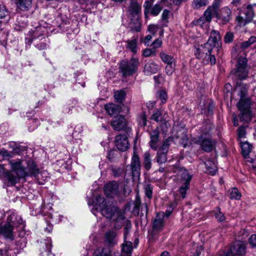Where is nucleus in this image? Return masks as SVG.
Wrapping results in <instances>:
<instances>
[{
  "label": "nucleus",
  "instance_id": "nucleus-1",
  "mask_svg": "<svg viewBox=\"0 0 256 256\" xmlns=\"http://www.w3.org/2000/svg\"><path fill=\"white\" fill-rule=\"evenodd\" d=\"M248 86L241 80L236 82L235 88L232 92V96L236 94L240 98L236 106L240 111L239 118L240 121L248 122L251 120L252 113L250 110V100L247 96Z\"/></svg>",
  "mask_w": 256,
  "mask_h": 256
},
{
  "label": "nucleus",
  "instance_id": "nucleus-2",
  "mask_svg": "<svg viewBox=\"0 0 256 256\" xmlns=\"http://www.w3.org/2000/svg\"><path fill=\"white\" fill-rule=\"evenodd\" d=\"M95 206V210H92L94 215H96L95 212L99 210L102 216L116 222L114 224L116 229L121 228L125 217L124 213L118 207L112 205L108 206L104 198L100 195L96 196Z\"/></svg>",
  "mask_w": 256,
  "mask_h": 256
},
{
  "label": "nucleus",
  "instance_id": "nucleus-3",
  "mask_svg": "<svg viewBox=\"0 0 256 256\" xmlns=\"http://www.w3.org/2000/svg\"><path fill=\"white\" fill-rule=\"evenodd\" d=\"M140 13V6L137 2L132 0L128 11V16L131 18L128 28L133 32H140L141 30V24L139 20Z\"/></svg>",
  "mask_w": 256,
  "mask_h": 256
},
{
  "label": "nucleus",
  "instance_id": "nucleus-4",
  "mask_svg": "<svg viewBox=\"0 0 256 256\" xmlns=\"http://www.w3.org/2000/svg\"><path fill=\"white\" fill-rule=\"evenodd\" d=\"M250 66L248 64V60L246 57H240L238 60L235 68L232 70L230 74L234 78L240 80L246 79L248 76Z\"/></svg>",
  "mask_w": 256,
  "mask_h": 256
},
{
  "label": "nucleus",
  "instance_id": "nucleus-5",
  "mask_svg": "<svg viewBox=\"0 0 256 256\" xmlns=\"http://www.w3.org/2000/svg\"><path fill=\"white\" fill-rule=\"evenodd\" d=\"M139 64L138 59L134 57H132L129 61L122 60L120 63V71L124 77L130 76L138 70Z\"/></svg>",
  "mask_w": 256,
  "mask_h": 256
},
{
  "label": "nucleus",
  "instance_id": "nucleus-6",
  "mask_svg": "<svg viewBox=\"0 0 256 256\" xmlns=\"http://www.w3.org/2000/svg\"><path fill=\"white\" fill-rule=\"evenodd\" d=\"M141 164L138 155L136 152L133 153L130 164L126 167V174H130L134 178H140V176Z\"/></svg>",
  "mask_w": 256,
  "mask_h": 256
},
{
  "label": "nucleus",
  "instance_id": "nucleus-7",
  "mask_svg": "<svg viewBox=\"0 0 256 256\" xmlns=\"http://www.w3.org/2000/svg\"><path fill=\"white\" fill-rule=\"evenodd\" d=\"M111 125L115 130H123L128 136L131 134L132 126L124 116H118L114 117L111 122Z\"/></svg>",
  "mask_w": 256,
  "mask_h": 256
},
{
  "label": "nucleus",
  "instance_id": "nucleus-8",
  "mask_svg": "<svg viewBox=\"0 0 256 256\" xmlns=\"http://www.w3.org/2000/svg\"><path fill=\"white\" fill-rule=\"evenodd\" d=\"M246 251V244L242 240H237L232 244L228 253L220 256H243Z\"/></svg>",
  "mask_w": 256,
  "mask_h": 256
},
{
  "label": "nucleus",
  "instance_id": "nucleus-9",
  "mask_svg": "<svg viewBox=\"0 0 256 256\" xmlns=\"http://www.w3.org/2000/svg\"><path fill=\"white\" fill-rule=\"evenodd\" d=\"M22 163V160L20 159L8 160L12 170L16 174L18 178H24L28 176L27 172Z\"/></svg>",
  "mask_w": 256,
  "mask_h": 256
},
{
  "label": "nucleus",
  "instance_id": "nucleus-10",
  "mask_svg": "<svg viewBox=\"0 0 256 256\" xmlns=\"http://www.w3.org/2000/svg\"><path fill=\"white\" fill-rule=\"evenodd\" d=\"M144 13L146 18H148V14H150L152 16H156L159 14L162 10V6L159 4H156L153 6H152V2H145L144 4Z\"/></svg>",
  "mask_w": 256,
  "mask_h": 256
},
{
  "label": "nucleus",
  "instance_id": "nucleus-11",
  "mask_svg": "<svg viewBox=\"0 0 256 256\" xmlns=\"http://www.w3.org/2000/svg\"><path fill=\"white\" fill-rule=\"evenodd\" d=\"M126 134H119L115 137V144L118 149L122 152L126 150L130 146L128 136Z\"/></svg>",
  "mask_w": 256,
  "mask_h": 256
},
{
  "label": "nucleus",
  "instance_id": "nucleus-12",
  "mask_svg": "<svg viewBox=\"0 0 256 256\" xmlns=\"http://www.w3.org/2000/svg\"><path fill=\"white\" fill-rule=\"evenodd\" d=\"M216 18L218 22L224 24L228 22L232 18V12L228 6L222 8L219 12L217 11Z\"/></svg>",
  "mask_w": 256,
  "mask_h": 256
},
{
  "label": "nucleus",
  "instance_id": "nucleus-13",
  "mask_svg": "<svg viewBox=\"0 0 256 256\" xmlns=\"http://www.w3.org/2000/svg\"><path fill=\"white\" fill-rule=\"evenodd\" d=\"M104 192L110 197L118 196L120 192L119 184L115 181L109 182L104 186Z\"/></svg>",
  "mask_w": 256,
  "mask_h": 256
},
{
  "label": "nucleus",
  "instance_id": "nucleus-14",
  "mask_svg": "<svg viewBox=\"0 0 256 256\" xmlns=\"http://www.w3.org/2000/svg\"><path fill=\"white\" fill-rule=\"evenodd\" d=\"M192 142L194 143L200 144L202 149L206 152H211L215 144L214 141L210 138H194Z\"/></svg>",
  "mask_w": 256,
  "mask_h": 256
},
{
  "label": "nucleus",
  "instance_id": "nucleus-15",
  "mask_svg": "<svg viewBox=\"0 0 256 256\" xmlns=\"http://www.w3.org/2000/svg\"><path fill=\"white\" fill-rule=\"evenodd\" d=\"M214 36H210L208 40L207 44L208 52L212 50L214 48L216 49L217 52H219L220 47V33H213Z\"/></svg>",
  "mask_w": 256,
  "mask_h": 256
},
{
  "label": "nucleus",
  "instance_id": "nucleus-16",
  "mask_svg": "<svg viewBox=\"0 0 256 256\" xmlns=\"http://www.w3.org/2000/svg\"><path fill=\"white\" fill-rule=\"evenodd\" d=\"M117 232L114 230H109L104 235L105 244L108 247H112L117 244Z\"/></svg>",
  "mask_w": 256,
  "mask_h": 256
},
{
  "label": "nucleus",
  "instance_id": "nucleus-17",
  "mask_svg": "<svg viewBox=\"0 0 256 256\" xmlns=\"http://www.w3.org/2000/svg\"><path fill=\"white\" fill-rule=\"evenodd\" d=\"M13 230L14 226L12 224L6 223L0 226V234L6 238L14 240Z\"/></svg>",
  "mask_w": 256,
  "mask_h": 256
},
{
  "label": "nucleus",
  "instance_id": "nucleus-18",
  "mask_svg": "<svg viewBox=\"0 0 256 256\" xmlns=\"http://www.w3.org/2000/svg\"><path fill=\"white\" fill-rule=\"evenodd\" d=\"M28 176H33L35 177H37L38 179L39 180L40 172L38 166L35 162L31 160H29L27 162V168H25Z\"/></svg>",
  "mask_w": 256,
  "mask_h": 256
},
{
  "label": "nucleus",
  "instance_id": "nucleus-19",
  "mask_svg": "<svg viewBox=\"0 0 256 256\" xmlns=\"http://www.w3.org/2000/svg\"><path fill=\"white\" fill-rule=\"evenodd\" d=\"M160 133L158 130H154L150 134V141L149 144L154 150H156L158 147Z\"/></svg>",
  "mask_w": 256,
  "mask_h": 256
},
{
  "label": "nucleus",
  "instance_id": "nucleus-20",
  "mask_svg": "<svg viewBox=\"0 0 256 256\" xmlns=\"http://www.w3.org/2000/svg\"><path fill=\"white\" fill-rule=\"evenodd\" d=\"M27 26L26 18L22 16H19L14 26V29L16 31L24 30Z\"/></svg>",
  "mask_w": 256,
  "mask_h": 256
},
{
  "label": "nucleus",
  "instance_id": "nucleus-21",
  "mask_svg": "<svg viewBox=\"0 0 256 256\" xmlns=\"http://www.w3.org/2000/svg\"><path fill=\"white\" fill-rule=\"evenodd\" d=\"M164 218V214L163 212H160L156 214L153 223V228L154 230H159L162 228Z\"/></svg>",
  "mask_w": 256,
  "mask_h": 256
},
{
  "label": "nucleus",
  "instance_id": "nucleus-22",
  "mask_svg": "<svg viewBox=\"0 0 256 256\" xmlns=\"http://www.w3.org/2000/svg\"><path fill=\"white\" fill-rule=\"evenodd\" d=\"M158 66L154 62H150L146 63L144 68V72L146 75H150L156 73L158 70Z\"/></svg>",
  "mask_w": 256,
  "mask_h": 256
},
{
  "label": "nucleus",
  "instance_id": "nucleus-23",
  "mask_svg": "<svg viewBox=\"0 0 256 256\" xmlns=\"http://www.w3.org/2000/svg\"><path fill=\"white\" fill-rule=\"evenodd\" d=\"M206 172L211 175H214L217 171L216 164L210 160H206L204 162Z\"/></svg>",
  "mask_w": 256,
  "mask_h": 256
},
{
  "label": "nucleus",
  "instance_id": "nucleus-24",
  "mask_svg": "<svg viewBox=\"0 0 256 256\" xmlns=\"http://www.w3.org/2000/svg\"><path fill=\"white\" fill-rule=\"evenodd\" d=\"M105 110L109 115L112 116L119 114L121 110V108L118 105L108 104L105 106Z\"/></svg>",
  "mask_w": 256,
  "mask_h": 256
},
{
  "label": "nucleus",
  "instance_id": "nucleus-25",
  "mask_svg": "<svg viewBox=\"0 0 256 256\" xmlns=\"http://www.w3.org/2000/svg\"><path fill=\"white\" fill-rule=\"evenodd\" d=\"M180 175L181 180H183L184 182H188V184H190L193 176V174L184 168H181L180 170Z\"/></svg>",
  "mask_w": 256,
  "mask_h": 256
},
{
  "label": "nucleus",
  "instance_id": "nucleus-26",
  "mask_svg": "<svg viewBox=\"0 0 256 256\" xmlns=\"http://www.w3.org/2000/svg\"><path fill=\"white\" fill-rule=\"evenodd\" d=\"M217 14V10L209 6L204 14V18L207 22H210L212 17Z\"/></svg>",
  "mask_w": 256,
  "mask_h": 256
},
{
  "label": "nucleus",
  "instance_id": "nucleus-27",
  "mask_svg": "<svg viewBox=\"0 0 256 256\" xmlns=\"http://www.w3.org/2000/svg\"><path fill=\"white\" fill-rule=\"evenodd\" d=\"M208 54V47L207 44H202L200 46H198L196 48L195 54L198 58H205L207 56Z\"/></svg>",
  "mask_w": 256,
  "mask_h": 256
},
{
  "label": "nucleus",
  "instance_id": "nucleus-28",
  "mask_svg": "<svg viewBox=\"0 0 256 256\" xmlns=\"http://www.w3.org/2000/svg\"><path fill=\"white\" fill-rule=\"evenodd\" d=\"M4 178L6 180L10 186L14 185L18 180L19 178L18 176H15L11 172L7 171L4 173Z\"/></svg>",
  "mask_w": 256,
  "mask_h": 256
},
{
  "label": "nucleus",
  "instance_id": "nucleus-29",
  "mask_svg": "<svg viewBox=\"0 0 256 256\" xmlns=\"http://www.w3.org/2000/svg\"><path fill=\"white\" fill-rule=\"evenodd\" d=\"M168 152L159 149L156 154V162L159 164H162L166 162L167 160Z\"/></svg>",
  "mask_w": 256,
  "mask_h": 256
},
{
  "label": "nucleus",
  "instance_id": "nucleus-30",
  "mask_svg": "<svg viewBox=\"0 0 256 256\" xmlns=\"http://www.w3.org/2000/svg\"><path fill=\"white\" fill-rule=\"evenodd\" d=\"M46 248L42 250L41 252V256H54V254H52L50 252L52 244L50 239H48L45 242Z\"/></svg>",
  "mask_w": 256,
  "mask_h": 256
},
{
  "label": "nucleus",
  "instance_id": "nucleus-31",
  "mask_svg": "<svg viewBox=\"0 0 256 256\" xmlns=\"http://www.w3.org/2000/svg\"><path fill=\"white\" fill-rule=\"evenodd\" d=\"M152 160L149 152H146L144 154V168L148 170L152 168Z\"/></svg>",
  "mask_w": 256,
  "mask_h": 256
},
{
  "label": "nucleus",
  "instance_id": "nucleus-32",
  "mask_svg": "<svg viewBox=\"0 0 256 256\" xmlns=\"http://www.w3.org/2000/svg\"><path fill=\"white\" fill-rule=\"evenodd\" d=\"M32 0H18V6L22 10H27L31 6Z\"/></svg>",
  "mask_w": 256,
  "mask_h": 256
},
{
  "label": "nucleus",
  "instance_id": "nucleus-33",
  "mask_svg": "<svg viewBox=\"0 0 256 256\" xmlns=\"http://www.w3.org/2000/svg\"><path fill=\"white\" fill-rule=\"evenodd\" d=\"M208 4V0H193L192 3V7L194 9H200L206 6Z\"/></svg>",
  "mask_w": 256,
  "mask_h": 256
},
{
  "label": "nucleus",
  "instance_id": "nucleus-34",
  "mask_svg": "<svg viewBox=\"0 0 256 256\" xmlns=\"http://www.w3.org/2000/svg\"><path fill=\"white\" fill-rule=\"evenodd\" d=\"M212 50L208 52L207 56L205 58H198V59H202L204 63H207L210 62L212 65L216 64V60L214 56L212 54Z\"/></svg>",
  "mask_w": 256,
  "mask_h": 256
},
{
  "label": "nucleus",
  "instance_id": "nucleus-35",
  "mask_svg": "<svg viewBox=\"0 0 256 256\" xmlns=\"http://www.w3.org/2000/svg\"><path fill=\"white\" fill-rule=\"evenodd\" d=\"M126 48L132 53L136 54L138 49L137 46V39L134 38L131 40H128Z\"/></svg>",
  "mask_w": 256,
  "mask_h": 256
},
{
  "label": "nucleus",
  "instance_id": "nucleus-36",
  "mask_svg": "<svg viewBox=\"0 0 256 256\" xmlns=\"http://www.w3.org/2000/svg\"><path fill=\"white\" fill-rule=\"evenodd\" d=\"M242 152V155L246 158L252 150V146L248 142H244L241 144Z\"/></svg>",
  "mask_w": 256,
  "mask_h": 256
},
{
  "label": "nucleus",
  "instance_id": "nucleus-37",
  "mask_svg": "<svg viewBox=\"0 0 256 256\" xmlns=\"http://www.w3.org/2000/svg\"><path fill=\"white\" fill-rule=\"evenodd\" d=\"M244 18L247 19V20L250 22L253 18L254 14L253 8L252 5H248L247 6L246 9L244 12Z\"/></svg>",
  "mask_w": 256,
  "mask_h": 256
},
{
  "label": "nucleus",
  "instance_id": "nucleus-38",
  "mask_svg": "<svg viewBox=\"0 0 256 256\" xmlns=\"http://www.w3.org/2000/svg\"><path fill=\"white\" fill-rule=\"evenodd\" d=\"M160 57L162 61L167 64H174V60L172 56L168 55L163 52H161L160 53Z\"/></svg>",
  "mask_w": 256,
  "mask_h": 256
},
{
  "label": "nucleus",
  "instance_id": "nucleus-39",
  "mask_svg": "<svg viewBox=\"0 0 256 256\" xmlns=\"http://www.w3.org/2000/svg\"><path fill=\"white\" fill-rule=\"evenodd\" d=\"M137 120L140 126H145L147 123L146 112H142L140 114L138 117Z\"/></svg>",
  "mask_w": 256,
  "mask_h": 256
},
{
  "label": "nucleus",
  "instance_id": "nucleus-40",
  "mask_svg": "<svg viewBox=\"0 0 256 256\" xmlns=\"http://www.w3.org/2000/svg\"><path fill=\"white\" fill-rule=\"evenodd\" d=\"M230 198L231 199L238 200L241 198V194L236 188H233L230 190Z\"/></svg>",
  "mask_w": 256,
  "mask_h": 256
},
{
  "label": "nucleus",
  "instance_id": "nucleus-41",
  "mask_svg": "<svg viewBox=\"0 0 256 256\" xmlns=\"http://www.w3.org/2000/svg\"><path fill=\"white\" fill-rule=\"evenodd\" d=\"M126 93L124 90L116 91L114 92V99L116 102H122L125 98Z\"/></svg>",
  "mask_w": 256,
  "mask_h": 256
},
{
  "label": "nucleus",
  "instance_id": "nucleus-42",
  "mask_svg": "<svg viewBox=\"0 0 256 256\" xmlns=\"http://www.w3.org/2000/svg\"><path fill=\"white\" fill-rule=\"evenodd\" d=\"M144 190L146 196L149 199L152 198V196L153 190V188L152 186L150 184H146L144 186Z\"/></svg>",
  "mask_w": 256,
  "mask_h": 256
},
{
  "label": "nucleus",
  "instance_id": "nucleus-43",
  "mask_svg": "<svg viewBox=\"0 0 256 256\" xmlns=\"http://www.w3.org/2000/svg\"><path fill=\"white\" fill-rule=\"evenodd\" d=\"M255 42H256V37L251 36L248 40L242 43L241 48L243 50L246 49Z\"/></svg>",
  "mask_w": 256,
  "mask_h": 256
},
{
  "label": "nucleus",
  "instance_id": "nucleus-44",
  "mask_svg": "<svg viewBox=\"0 0 256 256\" xmlns=\"http://www.w3.org/2000/svg\"><path fill=\"white\" fill-rule=\"evenodd\" d=\"M190 184H188V182H184L180 188L179 192L183 198H185L186 196V191L189 189Z\"/></svg>",
  "mask_w": 256,
  "mask_h": 256
},
{
  "label": "nucleus",
  "instance_id": "nucleus-45",
  "mask_svg": "<svg viewBox=\"0 0 256 256\" xmlns=\"http://www.w3.org/2000/svg\"><path fill=\"white\" fill-rule=\"evenodd\" d=\"M132 244L130 242H126L125 244H123L122 247V250L124 252L130 254L132 251Z\"/></svg>",
  "mask_w": 256,
  "mask_h": 256
},
{
  "label": "nucleus",
  "instance_id": "nucleus-46",
  "mask_svg": "<svg viewBox=\"0 0 256 256\" xmlns=\"http://www.w3.org/2000/svg\"><path fill=\"white\" fill-rule=\"evenodd\" d=\"M111 251L109 248H103L101 251L97 250L94 252V256H110Z\"/></svg>",
  "mask_w": 256,
  "mask_h": 256
},
{
  "label": "nucleus",
  "instance_id": "nucleus-47",
  "mask_svg": "<svg viewBox=\"0 0 256 256\" xmlns=\"http://www.w3.org/2000/svg\"><path fill=\"white\" fill-rule=\"evenodd\" d=\"M173 141V138L172 137L168 138L166 140H165L162 146H160V149H161L164 150L168 151V148L170 146L171 142Z\"/></svg>",
  "mask_w": 256,
  "mask_h": 256
},
{
  "label": "nucleus",
  "instance_id": "nucleus-48",
  "mask_svg": "<svg viewBox=\"0 0 256 256\" xmlns=\"http://www.w3.org/2000/svg\"><path fill=\"white\" fill-rule=\"evenodd\" d=\"M236 20L238 24L240 26H244L246 24L249 22L247 20L246 18L241 16H238Z\"/></svg>",
  "mask_w": 256,
  "mask_h": 256
},
{
  "label": "nucleus",
  "instance_id": "nucleus-49",
  "mask_svg": "<svg viewBox=\"0 0 256 256\" xmlns=\"http://www.w3.org/2000/svg\"><path fill=\"white\" fill-rule=\"evenodd\" d=\"M151 118L156 122H160L162 118V112L159 110H156L152 116Z\"/></svg>",
  "mask_w": 256,
  "mask_h": 256
},
{
  "label": "nucleus",
  "instance_id": "nucleus-50",
  "mask_svg": "<svg viewBox=\"0 0 256 256\" xmlns=\"http://www.w3.org/2000/svg\"><path fill=\"white\" fill-rule=\"evenodd\" d=\"M158 98L161 100L162 104L165 103L166 101L168 96L166 92L164 90H160L158 92Z\"/></svg>",
  "mask_w": 256,
  "mask_h": 256
},
{
  "label": "nucleus",
  "instance_id": "nucleus-51",
  "mask_svg": "<svg viewBox=\"0 0 256 256\" xmlns=\"http://www.w3.org/2000/svg\"><path fill=\"white\" fill-rule=\"evenodd\" d=\"M170 13V11L166 9L163 10L162 14V20L166 24L168 22Z\"/></svg>",
  "mask_w": 256,
  "mask_h": 256
},
{
  "label": "nucleus",
  "instance_id": "nucleus-52",
  "mask_svg": "<svg viewBox=\"0 0 256 256\" xmlns=\"http://www.w3.org/2000/svg\"><path fill=\"white\" fill-rule=\"evenodd\" d=\"M16 214L14 212H11L7 216L6 223H8L10 224H12V226H14V224L16 220Z\"/></svg>",
  "mask_w": 256,
  "mask_h": 256
},
{
  "label": "nucleus",
  "instance_id": "nucleus-53",
  "mask_svg": "<svg viewBox=\"0 0 256 256\" xmlns=\"http://www.w3.org/2000/svg\"><path fill=\"white\" fill-rule=\"evenodd\" d=\"M246 126H241L238 130V138L239 139L244 138L246 136Z\"/></svg>",
  "mask_w": 256,
  "mask_h": 256
},
{
  "label": "nucleus",
  "instance_id": "nucleus-54",
  "mask_svg": "<svg viewBox=\"0 0 256 256\" xmlns=\"http://www.w3.org/2000/svg\"><path fill=\"white\" fill-rule=\"evenodd\" d=\"M175 64H167L166 68V72L168 75H171L174 72Z\"/></svg>",
  "mask_w": 256,
  "mask_h": 256
},
{
  "label": "nucleus",
  "instance_id": "nucleus-55",
  "mask_svg": "<svg viewBox=\"0 0 256 256\" xmlns=\"http://www.w3.org/2000/svg\"><path fill=\"white\" fill-rule=\"evenodd\" d=\"M132 228V224L130 221L128 220L126 224L124 230V238L126 240L127 234L129 233V232Z\"/></svg>",
  "mask_w": 256,
  "mask_h": 256
},
{
  "label": "nucleus",
  "instance_id": "nucleus-56",
  "mask_svg": "<svg viewBox=\"0 0 256 256\" xmlns=\"http://www.w3.org/2000/svg\"><path fill=\"white\" fill-rule=\"evenodd\" d=\"M162 40L160 38H156L152 44L154 48H158L162 46Z\"/></svg>",
  "mask_w": 256,
  "mask_h": 256
},
{
  "label": "nucleus",
  "instance_id": "nucleus-57",
  "mask_svg": "<svg viewBox=\"0 0 256 256\" xmlns=\"http://www.w3.org/2000/svg\"><path fill=\"white\" fill-rule=\"evenodd\" d=\"M248 230H240L239 235L240 239V240L242 241L243 240L246 239L248 236Z\"/></svg>",
  "mask_w": 256,
  "mask_h": 256
},
{
  "label": "nucleus",
  "instance_id": "nucleus-58",
  "mask_svg": "<svg viewBox=\"0 0 256 256\" xmlns=\"http://www.w3.org/2000/svg\"><path fill=\"white\" fill-rule=\"evenodd\" d=\"M7 14L6 7L3 4H0V18H2L5 17Z\"/></svg>",
  "mask_w": 256,
  "mask_h": 256
},
{
  "label": "nucleus",
  "instance_id": "nucleus-59",
  "mask_svg": "<svg viewBox=\"0 0 256 256\" xmlns=\"http://www.w3.org/2000/svg\"><path fill=\"white\" fill-rule=\"evenodd\" d=\"M216 218L219 222H223L225 220L224 214L220 210L215 214Z\"/></svg>",
  "mask_w": 256,
  "mask_h": 256
},
{
  "label": "nucleus",
  "instance_id": "nucleus-60",
  "mask_svg": "<svg viewBox=\"0 0 256 256\" xmlns=\"http://www.w3.org/2000/svg\"><path fill=\"white\" fill-rule=\"evenodd\" d=\"M248 241L252 247L256 248V234L252 235L249 238Z\"/></svg>",
  "mask_w": 256,
  "mask_h": 256
},
{
  "label": "nucleus",
  "instance_id": "nucleus-61",
  "mask_svg": "<svg viewBox=\"0 0 256 256\" xmlns=\"http://www.w3.org/2000/svg\"><path fill=\"white\" fill-rule=\"evenodd\" d=\"M233 38V33H226L224 36V42L226 43L230 42H232Z\"/></svg>",
  "mask_w": 256,
  "mask_h": 256
},
{
  "label": "nucleus",
  "instance_id": "nucleus-62",
  "mask_svg": "<svg viewBox=\"0 0 256 256\" xmlns=\"http://www.w3.org/2000/svg\"><path fill=\"white\" fill-rule=\"evenodd\" d=\"M222 0H214L212 4L210 6L218 10V8L220 6Z\"/></svg>",
  "mask_w": 256,
  "mask_h": 256
},
{
  "label": "nucleus",
  "instance_id": "nucleus-63",
  "mask_svg": "<svg viewBox=\"0 0 256 256\" xmlns=\"http://www.w3.org/2000/svg\"><path fill=\"white\" fill-rule=\"evenodd\" d=\"M242 4V0H232L230 3L232 8L234 7H238Z\"/></svg>",
  "mask_w": 256,
  "mask_h": 256
},
{
  "label": "nucleus",
  "instance_id": "nucleus-64",
  "mask_svg": "<svg viewBox=\"0 0 256 256\" xmlns=\"http://www.w3.org/2000/svg\"><path fill=\"white\" fill-rule=\"evenodd\" d=\"M154 80L156 83L160 84L164 82V77L162 74L154 76Z\"/></svg>",
  "mask_w": 256,
  "mask_h": 256
}]
</instances>
